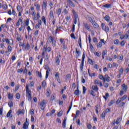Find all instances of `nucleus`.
<instances>
[{
	"instance_id": "7ed1b4c3",
	"label": "nucleus",
	"mask_w": 129,
	"mask_h": 129,
	"mask_svg": "<svg viewBox=\"0 0 129 129\" xmlns=\"http://www.w3.org/2000/svg\"><path fill=\"white\" fill-rule=\"evenodd\" d=\"M85 59V53L83 52V54L82 55L81 64L80 66V68L81 71H82L83 70V67L84 66V59Z\"/></svg>"
},
{
	"instance_id": "6ab92c4d",
	"label": "nucleus",
	"mask_w": 129,
	"mask_h": 129,
	"mask_svg": "<svg viewBox=\"0 0 129 129\" xmlns=\"http://www.w3.org/2000/svg\"><path fill=\"white\" fill-rule=\"evenodd\" d=\"M104 20H106V22H110V17L108 15H106L104 17Z\"/></svg>"
},
{
	"instance_id": "4d7b16f0",
	"label": "nucleus",
	"mask_w": 129,
	"mask_h": 129,
	"mask_svg": "<svg viewBox=\"0 0 129 129\" xmlns=\"http://www.w3.org/2000/svg\"><path fill=\"white\" fill-rule=\"evenodd\" d=\"M45 70H47V71H51V70H50V68H49V66L46 65L45 67Z\"/></svg>"
},
{
	"instance_id": "49530a36",
	"label": "nucleus",
	"mask_w": 129,
	"mask_h": 129,
	"mask_svg": "<svg viewBox=\"0 0 129 129\" xmlns=\"http://www.w3.org/2000/svg\"><path fill=\"white\" fill-rule=\"evenodd\" d=\"M98 48H101V47H102V42H99L97 45Z\"/></svg>"
},
{
	"instance_id": "c9c22d12",
	"label": "nucleus",
	"mask_w": 129,
	"mask_h": 129,
	"mask_svg": "<svg viewBox=\"0 0 129 129\" xmlns=\"http://www.w3.org/2000/svg\"><path fill=\"white\" fill-rule=\"evenodd\" d=\"M61 48H62V49H63V50H66V49H67V45H66L65 43H63V44H61Z\"/></svg>"
},
{
	"instance_id": "864d4df0",
	"label": "nucleus",
	"mask_w": 129,
	"mask_h": 129,
	"mask_svg": "<svg viewBox=\"0 0 129 129\" xmlns=\"http://www.w3.org/2000/svg\"><path fill=\"white\" fill-rule=\"evenodd\" d=\"M16 97L17 99H20V98H21V95L19 93L16 94Z\"/></svg>"
},
{
	"instance_id": "f8f14e48",
	"label": "nucleus",
	"mask_w": 129,
	"mask_h": 129,
	"mask_svg": "<svg viewBox=\"0 0 129 129\" xmlns=\"http://www.w3.org/2000/svg\"><path fill=\"white\" fill-rule=\"evenodd\" d=\"M6 43L7 44H9V45H13V44H14V41L13 40V39H9L7 38Z\"/></svg>"
},
{
	"instance_id": "ddd939ff",
	"label": "nucleus",
	"mask_w": 129,
	"mask_h": 129,
	"mask_svg": "<svg viewBox=\"0 0 129 129\" xmlns=\"http://www.w3.org/2000/svg\"><path fill=\"white\" fill-rule=\"evenodd\" d=\"M104 79H105L107 82H109V81H110V77L108 76V75H105L104 76Z\"/></svg>"
},
{
	"instance_id": "e2e57ef3",
	"label": "nucleus",
	"mask_w": 129,
	"mask_h": 129,
	"mask_svg": "<svg viewBox=\"0 0 129 129\" xmlns=\"http://www.w3.org/2000/svg\"><path fill=\"white\" fill-rule=\"evenodd\" d=\"M8 52H12V46L9 45L8 47Z\"/></svg>"
},
{
	"instance_id": "cd10ccee",
	"label": "nucleus",
	"mask_w": 129,
	"mask_h": 129,
	"mask_svg": "<svg viewBox=\"0 0 129 129\" xmlns=\"http://www.w3.org/2000/svg\"><path fill=\"white\" fill-rule=\"evenodd\" d=\"M109 97V93H107L105 94V96H103V97L105 100H107V98Z\"/></svg>"
},
{
	"instance_id": "aec40b11",
	"label": "nucleus",
	"mask_w": 129,
	"mask_h": 129,
	"mask_svg": "<svg viewBox=\"0 0 129 129\" xmlns=\"http://www.w3.org/2000/svg\"><path fill=\"white\" fill-rule=\"evenodd\" d=\"M77 85H78L77 90H76L75 91L74 94L75 95L78 96V95H79V90L78 89L79 88L78 84H77Z\"/></svg>"
},
{
	"instance_id": "a878e982",
	"label": "nucleus",
	"mask_w": 129,
	"mask_h": 129,
	"mask_svg": "<svg viewBox=\"0 0 129 129\" xmlns=\"http://www.w3.org/2000/svg\"><path fill=\"white\" fill-rule=\"evenodd\" d=\"M14 98V94L9 93L8 94V99H13Z\"/></svg>"
},
{
	"instance_id": "b1692460",
	"label": "nucleus",
	"mask_w": 129,
	"mask_h": 129,
	"mask_svg": "<svg viewBox=\"0 0 129 129\" xmlns=\"http://www.w3.org/2000/svg\"><path fill=\"white\" fill-rule=\"evenodd\" d=\"M70 79H71V75L69 74H67V76H66V80L68 81Z\"/></svg>"
},
{
	"instance_id": "393cba45",
	"label": "nucleus",
	"mask_w": 129,
	"mask_h": 129,
	"mask_svg": "<svg viewBox=\"0 0 129 129\" xmlns=\"http://www.w3.org/2000/svg\"><path fill=\"white\" fill-rule=\"evenodd\" d=\"M23 128V129L29 128V124H27L26 123H24Z\"/></svg>"
},
{
	"instance_id": "052dcab7",
	"label": "nucleus",
	"mask_w": 129,
	"mask_h": 129,
	"mask_svg": "<svg viewBox=\"0 0 129 129\" xmlns=\"http://www.w3.org/2000/svg\"><path fill=\"white\" fill-rule=\"evenodd\" d=\"M98 77L99 79H100V80H102L103 79H104V77H103L102 75H100Z\"/></svg>"
},
{
	"instance_id": "8fccbe9b",
	"label": "nucleus",
	"mask_w": 129,
	"mask_h": 129,
	"mask_svg": "<svg viewBox=\"0 0 129 129\" xmlns=\"http://www.w3.org/2000/svg\"><path fill=\"white\" fill-rule=\"evenodd\" d=\"M86 90H87V89H86V87H85V86H83V94H85V92H86Z\"/></svg>"
},
{
	"instance_id": "bb28decb",
	"label": "nucleus",
	"mask_w": 129,
	"mask_h": 129,
	"mask_svg": "<svg viewBox=\"0 0 129 129\" xmlns=\"http://www.w3.org/2000/svg\"><path fill=\"white\" fill-rule=\"evenodd\" d=\"M21 46L23 47V50H26L27 49V43L24 42Z\"/></svg>"
},
{
	"instance_id": "680f3d73",
	"label": "nucleus",
	"mask_w": 129,
	"mask_h": 129,
	"mask_svg": "<svg viewBox=\"0 0 129 129\" xmlns=\"http://www.w3.org/2000/svg\"><path fill=\"white\" fill-rule=\"evenodd\" d=\"M120 101H121V100L120 99V98H118L116 101V104H119V103H120Z\"/></svg>"
},
{
	"instance_id": "5fc2aeb1",
	"label": "nucleus",
	"mask_w": 129,
	"mask_h": 129,
	"mask_svg": "<svg viewBox=\"0 0 129 129\" xmlns=\"http://www.w3.org/2000/svg\"><path fill=\"white\" fill-rule=\"evenodd\" d=\"M29 24H30V22H29V19H27L25 22L26 26H29Z\"/></svg>"
},
{
	"instance_id": "a211bd4d",
	"label": "nucleus",
	"mask_w": 129,
	"mask_h": 129,
	"mask_svg": "<svg viewBox=\"0 0 129 129\" xmlns=\"http://www.w3.org/2000/svg\"><path fill=\"white\" fill-rule=\"evenodd\" d=\"M16 35H17V40L18 42H20V41H22V36H21V35H19V33H17Z\"/></svg>"
},
{
	"instance_id": "a18cd8bd",
	"label": "nucleus",
	"mask_w": 129,
	"mask_h": 129,
	"mask_svg": "<svg viewBox=\"0 0 129 129\" xmlns=\"http://www.w3.org/2000/svg\"><path fill=\"white\" fill-rule=\"evenodd\" d=\"M107 53V50L105 49L102 52V56H105Z\"/></svg>"
},
{
	"instance_id": "f257e3e1",
	"label": "nucleus",
	"mask_w": 129,
	"mask_h": 129,
	"mask_svg": "<svg viewBox=\"0 0 129 129\" xmlns=\"http://www.w3.org/2000/svg\"><path fill=\"white\" fill-rule=\"evenodd\" d=\"M26 96L29 101L32 100V91L29 89V85H26Z\"/></svg>"
},
{
	"instance_id": "c03bdc74",
	"label": "nucleus",
	"mask_w": 129,
	"mask_h": 129,
	"mask_svg": "<svg viewBox=\"0 0 129 129\" xmlns=\"http://www.w3.org/2000/svg\"><path fill=\"white\" fill-rule=\"evenodd\" d=\"M95 56H97V57H100V56L101 55V52H96V53H95Z\"/></svg>"
},
{
	"instance_id": "2f4dec72",
	"label": "nucleus",
	"mask_w": 129,
	"mask_h": 129,
	"mask_svg": "<svg viewBox=\"0 0 129 129\" xmlns=\"http://www.w3.org/2000/svg\"><path fill=\"white\" fill-rule=\"evenodd\" d=\"M122 73H123V68H121L119 70V74H120V75H122Z\"/></svg>"
},
{
	"instance_id": "0e129e2a",
	"label": "nucleus",
	"mask_w": 129,
	"mask_h": 129,
	"mask_svg": "<svg viewBox=\"0 0 129 129\" xmlns=\"http://www.w3.org/2000/svg\"><path fill=\"white\" fill-rule=\"evenodd\" d=\"M62 125L63 128H66V122H63V121Z\"/></svg>"
},
{
	"instance_id": "0eeeda50",
	"label": "nucleus",
	"mask_w": 129,
	"mask_h": 129,
	"mask_svg": "<svg viewBox=\"0 0 129 129\" xmlns=\"http://www.w3.org/2000/svg\"><path fill=\"white\" fill-rule=\"evenodd\" d=\"M55 79H56L58 83H61V80L60 79V77H59V73L56 72L55 75Z\"/></svg>"
},
{
	"instance_id": "1a4fd4ad",
	"label": "nucleus",
	"mask_w": 129,
	"mask_h": 129,
	"mask_svg": "<svg viewBox=\"0 0 129 129\" xmlns=\"http://www.w3.org/2000/svg\"><path fill=\"white\" fill-rule=\"evenodd\" d=\"M100 108H101V107H100V105L99 104L95 106V110H96V113H97V114H98V110L100 109Z\"/></svg>"
},
{
	"instance_id": "4be33fe9",
	"label": "nucleus",
	"mask_w": 129,
	"mask_h": 129,
	"mask_svg": "<svg viewBox=\"0 0 129 129\" xmlns=\"http://www.w3.org/2000/svg\"><path fill=\"white\" fill-rule=\"evenodd\" d=\"M92 24L93 27H94V28H95L96 29H97V28H98V27H99V25H98V24L96 23V22H95V21H94Z\"/></svg>"
},
{
	"instance_id": "473e14b6",
	"label": "nucleus",
	"mask_w": 129,
	"mask_h": 129,
	"mask_svg": "<svg viewBox=\"0 0 129 129\" xmlns=\"http://www.w3.org/2000/svg\"><path fill=\"white\" fill-rule=\"evenodd\" d=\"M72 13L74 14V18H78V15H77V13L75 12V11L72 10Z\"/></svg>"
},
{
	"instance_id": "4468645a",
	"label": "nucleus",
	"mask_w": 129,
	"mask_h": 129,
	"mask_svg": "<svg viewBox=\"0 0 129 129\" xmlns=\"http://www.w3.org/2000/svg\"><path fill=\"white\" fill-rule=\"evenodd\" d=\"M67 3L70 5L71 7H73V8H74L75 7V5H74V3L73 2H72V0H67Z\"/></svg>"
},
{
	"instance_id": "603ef678",
	"label": "nucleus",
	"mask_w": 129,
	"mask_h": 129,
	"mask_svg": "<svg viewBox=\"0 0 129 129\" xmlns=\"http://www.w3.org/2000/svg\"><path fill=\"white\" fill-rule=\"evenodd\" d=\"M62 10L59 8L57 10V15L58 16H60V15H61V12Z\"/></svg>"
},
{
	"instance_id": "dca6fc26",
	"label": "nucleus",
	"mask_w": 129,
	"mask_h": 129,
	"mask_svg": "<svg viewBox=\"0 0 129 129\" xmlns=\"http://www.w3.org/2000/svg\"><path fill=\"white\" fill-rule=\"evenodd\" d=\"M111 7H112L111 4H107L106 5L103 6V8H106V9H110V8H111Z\"/></svg>"
},
{
	"instance_id": "338daca9",
	"label": "nucleus",
	"mask_w": 129,
	"mask_h": 129,
	"mask_svg": "<svg viewBox=\"0 0 129 129\" xmlns=\"http://www.w3.org/2000/svg\"><path fill=\"white\" fill-rule=\"evenodd\" d=\"M55 99V94L51 95L50 100H54Z\"/></svg>"
},
{
	"instance_id": "9b49d317",
	"label": "nucleus",
	"mask_w": 129,
	"mask_h": 129,
	"mask_svg": "<svg viewBox=\"0 0 129 129\" xmlns=\"http://www.w3.org/2000/svg\"><path fill=\"white\" fill-rule=\"evenodd\" d=\"M42 9L47 10V1L46 0L43 1L42 4Z\"/></svg>"
},
{
	"instance_id": "ea45409f",
	"label": "nucleus",
	"mask_w": 129,
	"mask_h": 129,
	"mask_svg": "<svg viewBox=\"0 0 129 129\" xmlns=\"http://www.w3.org/2000/svg\"><path fill=\"white\" fill-rule=\"evenodd\" d=\"M42 85L43 88H45V87H46V81L43 80L42 81Z\"/></svg>"
},
{
	"instance_id": "9d476101",
	"label": "nucleus",
	"mask_w": 129,
	"mask_h": 129,
	"mask_svg": "<svg viewBox=\"0 0 129 129\" xmlns=\"http://www.w3.org/2000/svg\"><path fill=\"white\" fill-rule=\"evenodd\" d=\"M24 113H25L24 109L21 110V109H19L18 111H17V114H18V115H20V114H24Z\"/></svg>"
},
{
	"instance_id": "423d86ee",
	"label": "nucleus",
	"mask_w": 129,
	"mask_h": 129,
	"mask_svg": "<svg viewBox=\"0 0 129 129\" xmlns=\"http://www.w3.org/2000/svg\"><path fill=\"white\" fill-rule=\"evenodd\" d=\"M121 120V118L120 117H118L117 118L116 120H114L112 121V124L113 125H114V124H115V123H116V124L117 125V124H118L120 122Z\"/></svg>"
},
{
	"instance_id": "7c9ffc66",
	"label": "nucleus",
	"mask_w": 129,
	"mask_h": 129,
	"mask_svg": "<svg viewBox=\"0 0 129 129\" xmlns=\"http://www.w3.org/2000/svg\"><path fill=\"white\" fill-rule=\"evenodd\" d=\"M8 105L10 107H13L14 106V103L13 102V101H10L8 103Z\"/></svg>"
},
{
	"instance_id": "c85d7f7f",
	"label": "nucleus",
	"mask_w": 129,
	"mask_h": 129,
	"mask_svg": "<svg viewBox=\"0 0 129 129\" xmlns=\"http://www.w3.org/2000/svg\"><path fill=\"white\" fill-rule=\"evenodd\" d=\"M122 87H123V91H126V89H127V86L126 85H125V84H123L122 85Z\"/></svg>"
},
{
	"instance_id": "bf43d9fd",
	"label": "nucleus",
	"mask_w": 129,
	"mask_h": 129,
	"mask_svg": "<svg viewBox=\"0 0 129 129\" xmlns=\"http://www.w3.org/2000/svg\"><path fill=\"white\" fill-rule=\"evenodd\" d=\"M62 114H63V111H60L57 113L58 116H62Z\"/></svg>"
},
{
	"instance_id": "4c0bfd02",
	"label": "nucleus",
	"mask_w": 129,
	"mask_h": 129,
	"mask_svg": "<svg viewBox=\"0 0 129 129\" xmlns=\"http://www.w3.org/2000/svg\"><path fill=\"white\" fill-rule=\"evenodd\" d=\"M49 39H50V42L51 43H52L53 42H55L56 41H55V39H54V38H53L52 37V36H49Z\"/></svg>"
},
{
	"instance_id": "13d9d810",
	"label": "nucleus",
	"mask_w": 129,
	"mask_h": 129,
	"mask_svg": "<svg viewBox=\"0 0 129 129\" xmlns=\"http://www.w3.org/2000/svg\"><path fill=\"white\" fill-rule=\"evenodd\" d=\"M119 42V40H118V39H116L114 41V45H117V44H118Z\"/></svg>"
},
{
	"instance_id": "de8ad7c7",
	"label": "nucleus",
	"mask_w": 129,
	"mask_h": 129,
	"mask_svg": "<svg viewBox=\"0 0 129 129\" xmlns=\"http://www.w3.org/2000/svg\"><path fill=\"white\" fill-rule=\"evenodd\" d=\"M88 62L89 63V64H90L91 65H93V61H92V59H90V58H88Z\"/></svg>"
},
{
	"instance_id": "58836bf2",
	"label": "nucleus",
	"mask_w": 129,
	"mask_h": 129,
	"mask_svg": "<svg viewBox=\"0 0 129 129\" xmlns=\"http://www.w3.org/2000/svg\"><path fill=\"white\" fill-rule=\"evenodd\" d=\"M78 43H79V45L80 48H82V44L81 43V37L79 38Z\"/></svg>"
},
{
	"instance_id": "69168bd1",
	"label": "nucleus",
	"mask_w": 129,
	"mask_h": 129,
	"mask_svg": "<svg viewBox=\"0 0 129 129\" xmlns=\"http://www.w3.org/2000/svg\"><path fill=\"white\" fill-rule=\"evenodd\" d=\"M36 10L37 11H41V10H40V5L39 4H37V6H36Z\"/></svg>"
},
{
	"instance_id": "79ce46f5",
	"label": "nucleus",
	"mask_w": 129,
	"mask_h": 129,
	"mask_svg": "<svg viewBox=\"0 0 129 129\" xmlns=\"http://www.w3.org/2000/svg\"><path fill=\"white\" fill-rule=\"evenodd\" d=\"M39 34V30H36L35 32L33 33V35L34 36H36V37H38V35Z\"/></svg>"
},
{
	"instance_id": "412c9836",
	"label": "nucleus",
	"mask_w": 129,
	"mask_h": 129,
	"mask_svg": "<svg viewBox=\"0 0 129 129\" xmlns=\"http://www.w3.org/2000/svg\"><path fill=\"white\" fill-rule=\"evenodd\" d=\"M92 88L93 90H94L96 92H97V91H98V87H97V86H92Z\"/></svg>"
},
{
	"instance_id": "37998d69",
	"label": "nucleus",
	"mask_w": 129,
	"mask_h": 129,
	"mask_svg": "<svg viewBox=\"0 0 129 129\" xmlns=\"http://www.w3.org/2000/svg\"><path fill=\"white\" fill-rule=\"evenodd\" d=\"M88 19L89 22H90L92 24L95 21L94 20H93V19H92V18H91V17H88Z\"/></svg>"
},
{
	"instance_id": "72a5a7b5",
	"label": "nucleus",
	"mask_w": 129,
	"mask_h": 129,
	"mask_svg": "<svg viewBox=\"0 0 129 129\" xmlns=\"http://www.w3.org/2000/svg\"><path fill=\"white\" fill-rule=\"evenodd\" d=\"M41 20L42 21V22H43L45 26H46V18L45 17V16H43L42 18H41Z\"/></svg>"
},
{
	"instance_id": "6e6d98bb",
	"label": "nucleus",
	"mask_w": 129,
	"mask_h": 129,
	"mask_svg": "<svg viewBox=\"0 0 129 129\" xmlns=\"http://www.w3.org/2000/svg\"><path fill=\"white\" fill-rule=\"evenodd\" d=\"M105 113H108L110 111V108H107L105 110V111H104Z\"/></svg>"
},
{
	"instance_id": "f3484780",
	"label": "nucleus",
	"mask_w": 129,
	"mask_h": 129,
	"mask_svg": "<svg viewBox=\"0 0 129 129\" xmlns=\"http://www.w3.org/2000/svg\"><path fill=\"white\" fill-rule=\"evenodd\" d=\"M46 95L47 97H50V95H51V90H50V89H47Z\"/></svg>"
},
{
	"instance_id": "774afa93",
	"label": "nucleus",
	"mask_w": 129,
	"mask_h": 129,
	"mask_svg": "<svg viewBox=\"0 0 129 129\" xmlns=\"http://www.w3.org/2000/svg\"><path fill=\"white\" fill-rule=\"evenodd\" d=\"M26 49L27 51H29V50H30V44H29L28 43H27V44H26Z\"/></svg>"
},
{
	"instance_id": "5701e85b",
	"label": "nucleus",
	"mask_w": 129,
	"mask_h": 129,
	"mask_svg": "<svg viewBox=\"0 0 129 129\" xmlns=\"http://www.w3.org/2000/svg\"><path fill=\"white\" fill-rule=\"evenodd\" d=\"M12 112H13V111L12 110H10L9 112L7 113V117H10V116L12 117L13 116V115H11V113H12Z\"/></svg>"
},
{
	"instance_id": "c756f323",
	"label": "nucleus",
	"mask_w": 129,
	"mask_h": 129,
	"mask_svg": "<svg viewBox=\"0 0 129 129\" xmlns=\"http://www.w3.org/2000/svg\"><path fill=\"white\" fill-rule=\"evenodd\" d=\"M115 102V101L114 100H111L110 102L108 104V106H111V105H112V104H113Z\"/></svg>"
},
{
	"instance_id": "f03ea898",
	"label": "nucleus",
	"mask_w": 129,
	"mask_h": 129,
	"mask_svg": "<svg viewBox=\"0 0 129 129\" xmlns=\"http://www.w3.org/2000/svg\"><path fill=\"white\" fill-rule=\"evenodd\" d=\"M46 51L48 52H51V51H52V48H51V47L47 48V45H44L42 50V56H45V53H46Z\"/></svg>"
},
{
	"instance_id": "09e8293b",
	"label": "nucleus",
	"mask_w": 129,
	"mask_h": 129,
	"mask_svg": "<svg viewBox=\"0 0 129 129\" xmlns=\"http://www.w3.org/2000/svg\"><path fill=\"white\" fill-rule=\"evenodd\" d=\"M105 115H106V113L104 111L101 114L102 118H104V117H105Z\"/></svg>"
},
{
	"instance_id": "20e7f679",
	"label": "nucleus",
	"mask_w": 129,
	"mask_h": 129,
	"mask_svg": "<svg viewBox=\"0 0 129 129\" xmlns=\"http://www.w3.org/2000/svg\"><path fill=\"white\" fill-rule=\"evenodd\" d=\"M102 29L103 31H105L106 33L109 32V27L106 26L105 24L103 23L101 24Z\"/></svg>"
},
{
	"instance_id": "e433bc0d",
	"label": "nucleus",
	"mask_w": 129,
	"mask_h": 129,
	"mask_svg": "<svg viewBox=\"0 0 129 129\" xmlns=\"http://www.w3.org/2000/svg\"><path fill=\"white\" fill-rule=\"evenodd\" d=\"M49 16L51 19H54V14L52 11L50 12Z\"/></svg>"
},
{
	"instance_id": "39448f33",
	"label": "nucleus",
	"mask_w": 129,
	"mask_h": 129,
	"mask_svg": "<svg viewBox=\"0 0 129 129\" xmlns=\"http://www.w3.org/2000/svg\"><path fill=\"white\" fill-rule=\"evenodd\" d=\"M47 104V101L43 100L42 102H40V105L41 106V109L44 110L45 109V105Z\"/></svg>"
},
{
	"instance_id": "2eb2a0df",
	"label": "nucleus",
	"mask_w": 129,
	"mask_h": 129,
	"mask_svg": "<svg viewBox=\"0 0 129 129\" xmlns=\"http://www.w3.org/2000/svg\"><path fill=\"white\" fill-rule=\"evenodd\" d=\"M84 28H85V29H86V30H88V31H90V27L89 26L88 24L84 23Z\"/></svg>"
},
{
	"instance_id": "a19ab883",
	"label": "nucleus",
	"mask_w": 129,
	"mask_h": 129,
	"mask_svg": "<svg viewBox=\"0 0 129 129\" xmlns=\"http://www.w3.org/2000/svg\"><path fill=\"white\" fill-rule=\"evenodd\" d=\"M89 93L90 95H92V96H95V92H94V91H93V90L90 91Z\"/></svg>"
},
{
	"instance_id": "3c124183",
	"label": "nucleus",
	"mask_w": 129,
	"mask_h": 129,
	"mask_svg": "<svg viewBox=\"0 0 129 129\" xmlns=\"http://www.w3.org/2000/svg\"><path fill=\"white\" fill-rule=\"evenodd\" d=\"M126 97H127V96L126 95H124L123 97H122L121 98H120V99L122 101H123V100H124V99H125Z\"/></svg>"
},
{
	"instance_id": "f704fd0d",
	"label": "nucleus",
	"mask_w": 129,
	"mask_h": 129,
	"mask_svg": "<svg viewBox=\"0 0 129 129\" xmlns=\"http://www.w3.org/2000/svg\"><path fill=\"white\" fill-rule=\"evenodd\" d=\"M59 41L60 42L61 45H63V44H65V40L63 38H60Z\"/></svg>"
},
{
	"instance_id": "6e6552de",
	"label": "nucleus",
	"mask_w": 129,
	"mask_h": 129,
	"mask_svg": "<svg viewBox=\"0 0 129 129\" xmlns=\"http://www.w3.org/2000/svg\"><path fill=\"white\" fill-rule=\"evenodd\" d=\"M59 58H61V55L59 54L58 56H57L55 57V62L57 65H59L60 64V59H59Z\"/></svg>"
}]
</instances>
